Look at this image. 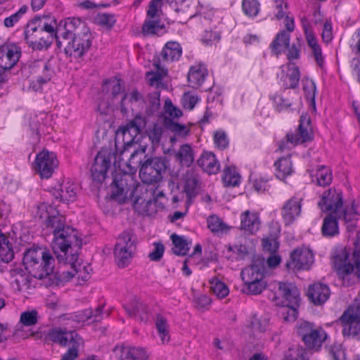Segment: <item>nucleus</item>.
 Segmentation results:
<instances>
[{"instance_id": "obj_1", "label": "nucleus", "mask_w": 360, "mask_h": 360, "mask_svg": "<svg viewBox=\"0 0 360 360\" xmlns=\"http://www.w3.org/2000/svg\"><path fill=\"white\" fill-rule=\"evenodd\" d=\"M37 215L53 233L52 245L58 260L70 265V271L63 272V278L77 277L79 283L87 281L90 277L89 267L77 263L78 252L82 245L77 231L67 225L65 217L48 203L38 206Z\"/></svg>"}, {"instance_id": "obj_2", "label": "nucleus", "mask_w": 360, "mask_h": 360, "mask_svg": "<svg viewBox=\"0 0 360 360\" xmlns=\"http://www.w3.org/2000/svg\"><path fill=\"white\" fill-rule=\"evenodd\" d=\"M56 20L50 15L34 18L24 31L25 39L30 47L35 50L47 49L56 35Z\"/></svg>"}, {"instance_id": "obj_3", "label": "nucleus", "mask_w": 360, "mask_h": 360, "mask_svg": "<svg viewBox=\"0 0 360 360\" xmlns=\"http://www.w3.org/2000/svg\"><path fill=\"white\" fill-rule=\"evenodd\" d=\"M23 265L34 278L42 279L53 271L54 259L45 249L31 248L23 255Z\"/></svg>"}, {"instance_id": "obj_4", "label": "nucleus", "mask_w": 360, "mask_h": 360, "mask_svg": "<svg viewBox=\"0 0 360 360\" xmlns=\"http://www.w3.org/2000/svg\"><path fill=\"white\" fill-rule=\"evenodd\" d=\"M333 266L342 283L352 285L359 281L360 264L354 265L349 259V251L345 247H339L334 250L332 255Z\"/></svg>"}, {"instance_id": "obj_5", "label": "nucleus", "mask_w": 360, "mask_h": 360, "mask_svg": "<svg viewBox=\"0 0 360 360\" xmlns=\"http://www.w3.org/2000/svg\"><path fill=\"white\" fill-rule=\"evenodd\" d=\"M323 212H330L338 219H344L345 222L352 220L348 208H343L342 193L335 188H330L323 193L318 202Z\"/></svg>"}, {"instance_id": "obj_6", "label": "nucleus", "mask_w": 360, "mask_h": 360, "mask_svg": "<svg viewBox=\"0 0 360 360\" xmlns=\"http://www.w3.org/2000/svg\"><path fill=\"white\" fill-rule=\"evenodd\" d=\"M287 141H281L278 149L281 151L290 150L296 145L311 141L314 138L311 119L308 114H302L300 119V124L297 130L289 133L286 136Z\"/></svg>"}, {"instance_id": "obj_7", "label": "nucleus", "mask_w": 360, "mask_h": 360, "mask_svg": "<svg viewBox=\"0 0 360 360\" xmlns=\"http://www.w3.org/2000/svg\"><path fill=\"white\" fill-rule=\"evenodd\" d=\"M270 290L274 292V300L277 304L286 306L295 314V307L300 302V292L297 288L290 283L274 281L269 284Z\"/></svg>"}, {"instance_id": "obj_8", "label": "nucleus", "mask_w": 360, "mask_h": 360, "mask_svg": "<svg viewBox=\"0 0 360 360\" xmlns=\"http://www.w3.org/2000/svg\"><path fill=\"white\" fill-rule=\"evenodd\" d=\"M138 183L134 176L127 173H116L111 185L112 197L124 202L134 197Z\"/></svg>"}, {"instance_id": "obj_9", "label": "nucleus", "mask_w": 360, "mask_h": 360, "mask_svg": "<svg viewBox=\"0 0 360 360\" xmlns=\"http://www.w3.org/2000/svg\"><path fill=\"white\" fill-rule=\"evenodd\" d=\"M297 333L308 349L316 351L327 338V334L321 327L308 321L298 323Z\"/></svg>"}, {"instance_id": "obj_10", "label": "nucleus", "mask_w": 360, "mask_h": 360, "mask_svg": "<svg viewBox=\"0 0 360 360\" xmlns=\"http://www.w3.org/2000/svg\"><path fill=\"white\" fill-rule=\"evenodd\" d=\"M136 239L130 231H124L117 238L114 255L119 267L123 268L129 264L136 250Z\"/></svg>"}, {"instance_id": "obj_11", "label": "nucleus", "mask_w": 360, "mask_h": 360, "mask_svg": "<svg viewBox=\"0 0 360 360\" xmlns=\"http://www.w3.org/2000/svg\"><path fill=\"white\" fill-rule=\"evenodd\" d=\"M166 170L165 160L161 158H148L145 160L139 170V176L147 184L159 182Z\"/></svg>"}, {"instance_id": "obj_12", "label": "nucleus", "mask_w": 360, "mask_h": 360, "mask_svg": "<svg viewBox=\"0 0 360 360\" xmlns=\"http://www.w3.org/2000/svg\"><path fill=\"white\" fill-rule=\"evenodd\" d=\"M340 321L345 336L360 335V300H354L341 316Z\"/></svg>"}, {"instance_id": "obj_13", "label": "nucleus", "mask_w": 360, "mask_h": 360, "mask_svg": "<svg viewBox=\"0 0 360 360\" xmlns=\"http://www.w3.org/2000/svg\"><path fill=\"white\" fill-rule=\"evenodd\" d=\"M84 30L88 29L79 18H68L64 20V21H61L59 26H57L56 28L55 39L57 42V46L58 48L62 47V42L60 41V37L64 39H72L75 37V34L84 32Z\"/></svg>"}, {"instance_id": "obj_14", "label": "nucleus", "mask_w": 360, "mask_h": 360, "mask_svg": "<svg viewBox=\"0 0 360 360\" xmlns=\"http://www.w3.org/2000/svg\"><path fill=\"white\" fill-rule=\"evenodd\" d=\"M10 276L12 279L11 285L14 290L25 295L31 294L34 290L37 285V278L29 273L27 274L21 268L11 269Z\"/></svg>"}, {"instance_id": "obj_15", "label": "nucleus", "mask_w": 360, "mask_h": 360, "mask_svg": "<svg viewBox=\"0 0 360 360\" xmlns=\"http://www.w3.org/2000/svg\"><path fill=\"white\" fill-rule=\"evenodd\" d=\"M65 47V53L75 58L82 57L91 45V34L88 30L75 34Z\"/></svg>"}, {"instance_id": "obj_16", "label": "nucleus", "mask_w": 360, "mask_h": 360, "mask_svg": "<svg viewBox=\"0 0 360 360\" xmlns=\"http://www.w3.org/2000/svg\"><path fill=\"white\" fill-rule=\"evenodd\" d=\"M58 165L55 153L43 150L36 156L34 169L41 178L48 179L51 176Z\"/></svg>"}, {"instance_id": "obj_17", "label": "nucleus", "mask_w": 360, "mask_h": 360, "mask_svg": "<svg viewBox=\"0 0 360 360\" xmlns=\"http://www.w3.org/2000/svg\"><path fill=\"white\" fill-rule=\"evenodd\" d=\"M114 158L113 153L108 149H102L98 153L91 167V174L94 181L101 183L105 180L107 171Z\"/></svg>"}, {"instance_id": "obj_18", "label": "nucleus", "mask_w": 360, "mask_h": 360, "mask_svg": "<svg viewBox=\"0 0 360 360\" xmlns=\"http://www.w3.org/2000/svg\"><path fill=\"white\" fill-rule=\"evenodd\" d=\"M20 48L16 44H4L0 46V74L12 68L18 61Z\"/></svg>"}, {"instance_id": "obj_19", "label": "nucleus", "mask_w": 360, "mask_h": 360, "mask_svg": "<svg viewBox=\"0 0 360 360\" xmlns=\"http://www.w3.org/2000/svg\"><path fill=\"white\" fill-rule=\"evenodd\" d=\"M314 262V255L306 248L295 250L290 255V261L287 263L288 268L294 270L309 269Z\"/></svg>"}, {"instance_id": "obj_20", "label": "nucleus", "mask_w": 360, "mask_h": 360, "mask_svg": "<svg viewBox=\"0 0 360 360\" xmlns=\"http://www.w3.org/2000/svg\"><path fill=\"white\" fill-rule=\"evenodd\" d=\"M281 69V72L278 75L281 86L284 89L296 88L300 78L298 67L295 63H289L282 65Z\"/></svg>"}, {"instance_id": "obj_21", "label": "nucleus", "mask_w": 360, "mask_h": 360, "mask_svg": "<svg viewBox=\"0 0 360 360\" xmlns=\"http://www.w3.org/2000/svg\"><path fill=\"white\" fill-rule=\"evenodd\" d=\"M265 272V260L262 257H257L252 260L250 266L242 270L240 276L244 283H250L264 279Z\"/></svg>"}, {"instance_id": "obj_22", "label": "nucleus", "mask_w": 360, "mask_h": 360, "mask_svg": "<svg viewBox=\"0 0 360 360\" xmlns=\"http://www.w3.org/2000/svg\"><path fill=\"white\" fill-rule=\"evenodd\" d=\"M46 340L61 347H65L81 338L75 331L67 330L61 328H54L49 330L46 335Z\"/></svg>"}, {"instance_id": "obj_23", "label": "nucleus", "mask_w": 360, "mask_h": 360, "mask_svg": "<svg viewBox=\"0 0 360 360\" xmlns=\"http://www.w3.org/2000/svg\"><path fill=\"white\" fill-rule=\"evenodd\" d=\"M302 200V198L294 196L284 203L281 209V216L286 224L292 223L300 216Z\"/></svg>"}, {"instance_id": "obj_24", "label": "nucleus", "mask_w": 360, "mask_h": 360, "mask_svg": "<svg viewBox=\"0 0 360 360\" xmlns=\"http://www.w3.org/2000/svg\"><path fill=\"white\" fill-rule=\"evenodd\" d=\"M78 191L77 185L71 181H64L58 188L53 190V195L60 201L73 202L76 200Z\"/></svg>"}, {"instance_id": "obj_25", "label": "nucleus", "mask_w": 360, "mask_h": 360, "mask_svg": "<svg viewBox=\"0 0 360 360\" xmlns=\"http://www.w3.org/2000/svg\"><path fill=\"white\" fill-rule=\"evenodd\" d=\"M330 295L329 287L322 283H314L308 288L307 296L316 305H321L326 302Z\"/></svg>"}, {"instance_id": "obj_26", "label": "nucleus", "mask_w": 360, "mask_h": 360, "mask_svg": "<svg viewBox=\"0 0 360 360\" xmlns=\"http://www.w3.org/2000/svg\"><path fill=\"white\" fill-rule=\"evenodd\" d=\"M120 360H147L148 355L145 349L131 346H120L115 349Z\"/></svg>"}, {"instance_id": "obj_27", "label": "nucleus", "mask_w": 360, "mask_h": 360, "mask_svg": "<svg viewBox=\"0 0 360 360\" xmlns=\"http://www.w3.org/2000/svg\"><path fill=\"white\" fill-rule=\"evenodd\" d=\"M198 166L209 174H215L220 169V164L212 152H203L197 161Z\"/></svg>"}, {"instance_id": "obj_28", "label": "nucleus", "mask_w": 360, "mask_h": 360, "mask_svg": "<svg viewBox=\"0 0 360 360\" xmlns=\"http://www.w3.org/2000/svg\"><path fill=\"white\" fill-rule=\"evenodd\" d=\"M260 219L257 213L246 210L240 214V229L253 234L259 229Z\"/></svg>"}, {"instance_id": "obj_29", "label": "nucleus", "mask_w": 360, "mask_h": 360, "mask_svg": "<svg viewBox=\"0 0 360 360\" xmlns=\"http://www.w3.org/2000/svg\"><path fill=\"white\" fill-rule=\"evenodd\" d=\"M303 28L307 44L312 50L314 57L317 64L319 66H322L324 62V58L322 54L321 48L318 43L317 39L308 25H304Z\"/></svg>"}, {"instance_id": "obj_30", "label": "nucleus", "mask_w": 360, "mask_h": 360, "mask_svg": "<svg viewBox=\"0 0 360 360\" xmlns=\"http://www.w3.org/2000/svg\"><path fill=\"white\" fill-rule=\"evenodd\" d=\"M207 70L202 63L196 64L191 67L188 74V81L193 88H198L204 82L207 76Z\"/></svg>"}, {"instance_id": "obj_31", "label": "nucleus", "mask_w": 360, "mask_h": 360, "mask_svg": "<svg viewBox=\"0 0 360 360\" xmlns=\"http://www.w3.org/2000/svg\"><path fill=\"white\" fill-rule=\"evenodd\" d=\"M181 54L180 44L176 41H169L162 49L160 56L162 62H172L179 60Z\"/></svg>"}, {"instance_id": "obj_32", "label": "nucleus", "mask_w": 360, "mask_h": 360, "mask_svg": "<svg viewBox=\"0 0 360 360\" xmlns=\"http://www.w3.org/2000/svg\"><path fill=\"white\" fill-rule=\"evenodd\" d=\"M125 310L130 316L145 321L148 319V307L137 299H133L127 304Z\"/></svg>"}, {"instance_id": "obj_33", "label": "nucleus", "mask_w": 360, "mask_h": 360, "mask_svg": "<svg viewBox=\"0 0 360 360\" xmlns=\"http://www.w3.org/2000/svg\"><path fill=\"white\" fill-rule=\"evenodd\" d=\"M154 65L156 71L148 72L146 79L150 86L158 89L162 85V79L167 75V70L162 66L160 60L155 62Z\"/></svg>"}, {"instance_id": "obj_34", "label": "nucleus", "mask_w": 360, "mask_h": 360, "mask_svg": "<svg viewBox=\"0 0 360 360\" xmlns=\"http://www.w3.org/2000/svg\"><path fill=\"white\" fill-rule=\"evenodd\" d=\"M337 217L329 214L323 220L321 233L324 237L332 238L339 234V227Z\"/></svg>"}, {"instance_id": "obj_35", "label": "nucleus", "mask_w": 360, "mask_h": 360, "mask_svg": "<svg viewBox=\"0 0 360 360\" xmlns=\"http://www.w3.org/2000/svg\"><path fill=\"white\" fill-rule=\"evenodd\" d=\"M274 165L276 168V175L281 180H284L293 172L290 155L281 158L275 162Z\"/></svg>"}, {"instance_id": "obj_36", "label": "nucleus", "mask_w": 360, "mask_h": 360, "mask_svg": "<svg viewBox=\"0 0 360 360\" xmlns=\"http://www.w3.org/2000/svg\"><path fill=\"white\" fill-rule=\"evenodd\" d=\"M177 162L182 167H190L194 160V152L189 144L182 145L175 154Z\"/></svg>"}, {"instance_id": "obj_37", "label": "nucleus", "mask_w": 360, "mask_h": 360, "mask_svg": "<svg viewBox=\"0 0 360 360\" xmlns=\"http://www.w3.org/2000/svg\"><path fill=\"white\" fill-rule=\"evenodd\" d=\"M198 184V174L194 170L188 172L184 177V191L189 198L195 195Z\"/></svg>"}, {"instance_id": "obj_38", "label": "nucleus", "mask_w": 360, "mask_h": 360, "mask_svg": "<svg viewBox=\"0 0 360 360\" xmlns=\"http://www.w3.org/2000/svg\"><path fill=\"white\" fill-rule=\"evenodd\" d=\"M155 328L158 336L160 337L162 344L169 342L170 340L169 327L167 320L163 316L158 314L155 318Z\"/></svg>"}, {"instance_id": "obj_39", "label": "nucleus", "mask_w": 360, "mask_h": 360, "mask_svg": "<svg viewBox=\"0 0 360 360\" xmlns=\"http://www.w3.org/2000/svg\"><path fill=\"white\" fill-rule=\"evenodd\" d=\"M14 257L12 245L0 230V262H10Z\"/></svg>"}, {"instance_id": "obj_40", "label": "nucleus", "mask_w": 360, "mask_h": 360, "mask_svg": "<svg viewBox=\"0 0 360 360\" xmlns=\"http://www.w3.org/2000/svg\"><path fill=\"white\" fill-rule=\"evenodd\" d=\"M312 181L320 186L329 185L332 181V172L330 168L325 166L319 167L315 174H311Z\"/></svg>"}, {"instance_id": "obj_41", "label": "nucleus", "mask_w": 360, "mask_h": 360, "mask_svg": "<svg viewBox=\"0 0 360 360\" xmlns=\"http://www.w3.org/2000/svg\"><path fill=\"white\" fill-rule=\"evenodd\" d=\"M290 39V35L288 32L285 31L278 32L271 44L272 51L278 55L283 49L289 47Z\"/></svg>"}, {"instance_id": "obj_42", "label": "nucleus", "mask_w": 360, "mask_h": 360, "mask_svg": "<svg viewBox=\"0 0 360 360\" xmlns=\"http://www.w3.org/2000/svg\"><path fill=\"white\" fill-rule=\"evenodd\" d=\"M147 120L146 117L142 115H136V117L130 121L127 125L129 129L127 131V134L131 133L134 136H137L140 133L146 131Z\"/></svg>"}, {"instance_id": "obj_43", "label": "nucleus", "mask_w": 360, "mask_h": 360, "mask_svg": "<svg viewBox=\"0 0 360 360\" xmlns=\"http://www.w3.org/2000/svg\"><path fill=\"white\" fill-rule=\"evenodd\" d=\"M142 31L144 34L161 36L166 32V28L165 25L160 21L149 20L143 24Z\"/></svg>"}, {"instance_id": "obj_44", "label": "nucleus", "mask_w": 360, "mask_h": 360, "mask_svg": "<svg viewBox=\"0 0 360 360\" xmlns=\"http://www.w3.org/2000/svg\"><path fill=\"white\" fill-rule=\"evenodd\" d=\"M171 240L174 244V253L177 255H186L190 248L189 243L185 237L173 233L171 235Z\"/></svg>"}, {"instance_id": "obj_45", "label": "nucleus", "mask_w": 360, "mask_h": 360, "mask_svg": "<svg viewBox=\"0 0 360 360\" xmlns=\"http://www.w3.org/2000/svg\"><path fill=\"white\" fill-rule=\"evenodd\" d=\"M223 182L225 186H237L240 182V175L235 167H227L224 169Z\"/></svg>"}, {"instance_id": "obj_46", "label": "nucleus", "mask_w": 360, "mask_h": 360, "mask_svg": "<svg viewBox=\"0 0 360 360\" xmlns=\"http://www.w3.org/2000/svg\"><path fill=\"white\" fill-rule=\"evenodd\" d=\"M207 222L208 229L214 233H226L229 229V227L216 215L210 216Z\"/></svg>"}, {"instance_id": "obj_47", "label": "nucleus", "mask_w": 360, "mask_h": 360, "mask_svg": "<svg viewBox=\"0 0 360 360\" xmlns=\"http://www.w3.org/2000/svg\"><path fill=\"white\" fill-rule=\"evenodd\" d=\"M146 158V150L139 148L135 150L131 155L126 165L130 171L136 169L139 167H141L142 161Z\"/></svg>"}, {"instance_id": "obj_48", "label": "nucleus", "mask_w": 360, "mask_h": 360, "mask_svg": "<svg viewBox=\"0 0 360 360\" xmlns=\"http://www.w3.org/2000/svg\"><path fill=\"white\" fill-rule=\"evenodd\" d=\"M143 101L142 95L137 90L125 94L121 100L122 110L126 111L129 105H134Z\"/></svg>"}, {"instance_id": "obj_49", "label": "nucleus", "mask_w": 360, "mask_h": 360, "mask_svg": "<svg viewBox=\"0 0 360 360\" xmlns=\"http://www.w3.org/2000/svg\"><path fill=\"white\" fill-rule=\"evenodd\" d=\"M210 288L212 292L219 299L224 298L229 292L226 285L217 278H212L210 280Z\"/></svg>"}, {"instance_id": "obj_50", "label": "nucleus", "mask_w": 360, "mask_h": 360, "mask_svg": "<svg viewBox=\"0 0 360 360\" xmlns=\"http://www.w3.org/2000/svg\"><path fill=\"white\" fill-rule=\"evenodd\" d=\"M345 208L349 209L350 213V217L352 218V221L346 222L347 224V228L349 231H353L355 227L356 215L360 214V198H357L352 200L351 206H347Z\"/></svg>"}, {"instance_id": "obj_51", "label": "nucleus", "mask_w": 360, "mask_h": 360, "mask_svg": "<svg viewBox=\"0 0 360 360\" xmlns=\"http://www.w3.org/2000/svg\"><path fill=\"white\" fill-rule=\"evenodd\" d=\"M244 283L246 287L244 291L248 294L255 295L261 294L267 286L266 282L264 279Z\"/></svg>"}, {"instance_id": "obj_52", "label": "nucleus", "mask_w": 360, "mask_h": 360, "mask_svg": "<svg viewBox=\"0 0 360 360\" xmlns=\"http://www.w3.org/2000/svg\"><path fill=\"white\" fill-rule=\"evenodd\" d=\"M122 89L120 80L115 77L106 80L103 84V91L110 92L112 98H115L122 92Z\"/></svg>"}, {"instance_id": "obj_53", "label": "nucleus", "mask_w": 360, "mask_h": 360, "mask_svg": "<svg viewBox=\"0 0 360 360\" xmlns=\"http://www.w3.org/2000/svg\"><path fill=\"white\" fill-rule=\"evenodd\" d=\"M143 101L147 105L148 112L153 113L159 109L160 105V92L155 91L149 94Z\"/></svg>"}, {"instance_id": "obj_54", "label": "nucleus", "mask_w": 360, "mask_h": 360, "mask_svg": "<svg viewBox=\"0 0 360 360\" xmlns=\"http://www.w3.org/2000/svg\"><path fill=\"white\" fill-rule=\"evenodd\" d=\"M258 0H243L242 8L243 12L249 17H255L259 11Z\"/></svg>"}, {"instance_id": "obj_55", "label": "nucleus", "mask_w": 360, "mask_h": 360, "mask_svg": "<svg viewBox=\"0 0 360 360\" xmlns=\"http://www.w3.org/2000/svg\"><path fill=\"white\" fill-rule=\"evenodd\" d=\"M38 321V312L35 309L23 311L20 314V322L25 326H32Z\"/></svg>"}, {"instance_id": "obj_56", "label": "nucleus", "mask_w": 360, "mask_h": 360, "mask_svg": "<svg viewBox=\"0 0 360 360\" xmlns=\"http://www.w3.org/2000/svg\"><path fill=\"white\" fill-rule=\"evenodd\" d=\"M82 344V339L80 338L76 342L69 345L70 348L63 354L60 360H75L79 356V347Z\"/></svg>"}, {"instance_id": "obj_57", "label": "nucleus", "mask_w": 360, "mask_h": 360, "mask_svg": "<svg viewBox=\"0 0 360 360\" xmlns=\"http://www.w3.org/2000/svg\"><path fill=\"white\" fill-rule=\"evenodd\" d=\"M283 360H308L307 352L302 347H296L289 349Z\"/></svg>"}, {"instance_id": "obj_58", "label": "nucleus", "mask_w": 360, "mask_h": 360, "mask_svg": "<svg viewBox=\"0 0 360 360\" xmlns=\"http://www.w3.org/2000/svg\"><path fill=\"white\" fill-rule=\"evenodd\" d=\"M200 98L195 93L187 92L184 94L181 98L183 107L185 109L191 110L194 108Z\"/></svg>"}, {"instance_id": "obj_59", "label": "nucleus", "mask_w": 360, "mask_h": 360, "mask_svg": "<svg viewBox=\"0 0 360 360\" xmlns=\"http://www.w3.org/2000/svg\"><path fill=\"white\" fill-rule=\"evenodd\" d=\"M271 99L274 102V108L279 112L287 110L292 105V102L289 99L285 98L281 95L276 94L271 96Z\"/></svg>"}, {"instance_id": "obj_60", "label": "nucleus", "mask_w": 360, "mask_h": 360, "mask_svg": "<svg viewBox=\"0 0 360 360\" xmlns=\"http://www.w3.org/2000/svg\"><path fill=\"white\" fill-rule=\"evenodd\" d=\"M27 7L22 6L16 13L4 19V24L6 27H13L27 12Z\"/></svg>"}, {"instance_id": "obj_61", "label": "nucleus", "mask_w": 360, "mask_h": 360, "mask_svg": "<svg viewBox=\"0 0 360 360\" xmlns=\"http://www.w3.org/2000/svg\"><path fill=\"white\" fill-rule=\"evenodd\" d=\"M269 325V321L266 318L254 315L251 319V326L255 331L263 332Z\"/></svg>"}, {"instance_id": "obj_62", "label": "nucleus", "mask_w": 360, "mask_h": 360, "mask_svg": "<svg viewBox=\"0 0 360 360\" xmlns=\"http://www.w3.org/2000/svg\"><path fill=\"white\" fill-rule=\"evenodd\" d=\"M165 252V246L161 242H154L153 243V250L148 255V258L151 261L158 262L161 259Z\"/></svg>"}, {"instance_id": "obj_63", "label": "nucleus", "mask_w": 360, "mask_h": 360, "mask_svg": "<svg viewBox=\"0 0 360 360\" xmlns=\"http://www.w3.org/2000/svg\"><path fill=\"white\" fill-rule=\"evenodd\" d=\"M162 131V126L158 124H154L151 129L146 130L149 139L153 143H158L160 142Z\"/></svg>"}, {"instance_id": "obj_64", "label": "nucleus", "mask_w": 360, "mask_h": 360, "mask_svg": "<svg viewBox=\"0 0 360 360\" xmlns=\"http://www.w3.org/2000/svg\"><path fill=\"white\" fill-rule=\"evenodd\" d=\"M349 251V249H347ZM350 252H349V255ZM350 262L354 265H360V233L356 234V240L354 243V250L352 253V257H349Z\"/></svg>"}]
</instances>
